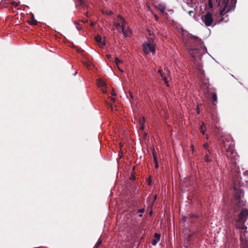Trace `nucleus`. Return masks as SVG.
Here are the masks:
<instances>
[{
  "mask_svg": "<svg viewBox=\"0 0 248 248\" xmlns=\"http://www.w3.org/2000/svg\"><path fill=\"white\" fill-rule=\"evenodd\" d=\"M75 24L76 25V28L78 30V31H80L82 29V27L80 25V24L79 23H78L77 21H75Z\"/></svg>",
  "mask_w": 248,
  "mask_h": 248,
  "instance_id": "5701e85b",
  "label": "nucleus"
},
{
  "mask_svg": "<svg viewBox=\"0 0 248 248\" xmlns=\"http://www.w3.org/2000/svg\"><path fill=\"white\" fill-rule=\"evenodd\" d=\"M236 1L237 0H231V1L229 3L228 9L227 10L228 11H232L234 10L235 7Z\"/></svg>",
  "mask_w": 248,
  "mask_h": 248,
  "instance_id": "9d476101",
  "label": "nucleus"
},
{
  "mask_svg": "<svg viewBox=\"0 0 248 248\" xmlns=\"http://www.w3.org/2000/svg\"><path fill=\"white\" fill-rule=\"evenodd\" d=\"M203 147L205 149H206L207 150V151H208V149H208V145L207 143H204L203 145Z\"/></svg>",
  "mask_w": 248,
  "mask_h": 248,
  "instance_id": "cd10ccee",
  "label": "nucleus"
},
{
  "mask_svg": "<svg viewBox=\"0 0 248 248\" xmlns=\"http://www.w3.org/2000/svg\"><path fill=\"white\" fill-rule=\"evenodd\" d=\"M147 133H144V135H143V137L144 139H146V136H147Z\"/></svg>",
  "mask_w": 248,
  "mask_h": 248,
  "instance_id": "a18cd8bd",
  "label": "nucleus"
},
{
  "mask_svg": "<svg viewBox=\"0 0 248 248\" xmlns=\"http://www.w3.org/2000/svg\"><path fill=\"white\" fill-rule=\"evenodd\" d=\"M11 4L15 7H17L19 5L18 3H16V2L13 1L11 2Z\"/></svg>",
  "mask_w": 248,
  "mask_h": 248,
  "instance_id": "2f4dec72",
  "label": "nucleus"
},
{
  "mask_svg": "<svg viewBox=\"0 0 248 248\" xmlns=\"http://www.w3.org/2000/svg\"><path fill=\"white\" fill-rule=\"evenodd\" d=\"M186 218H187V217H183V219H184V220L185 221H186Z\"/></svg>",
  "mask_w": 248,
  "mask_h": 248,
  "instance_id": "864d4df0",
  "label": "nucleus"
},
{
  "mask_svg": "<svg viewBox=\"0 0 248 248\" xmlns=\"http://www.w3.org/2000/svg\"><path fill=\"white\" fill-rule=\"evenodd\" d=\"M111 14H112V12H111V11H109V12H108V15H111Z\"/></svg>",
  "mask_w": 248,
  "mask_h": 248,
  "instance_id": "8fccbe9b",
  "label": "nucleus"
},
{
  "mask_svg": "<svg viewBox=\"0 0 248 248\" xmlns=\"http://www.w3.org/2000/svg\"><path fill=\"white\" fill-rule=\"evenodd\" d=\"M220 145L222 148L225 149V151L226 152V155L227 157L232 160V163L235 165L239 156L237 155V153L233 148L234 144L230 143L229 145H227L225 141V140L224 139H222L220 141Z\"/></svg>",
  "mask_w": 248,
  "mask_h": 248,
  "instance_id": "7ed1b4c3",
  "label": "nucleus"
},
{
  "mask_svg": "<svg viewBox=\"0 0 248 248\" xmlns=\"http://www.w3.org/2000/svg\"><path fill=\"white\" fill-rule=\"evenodd\" d=\"M193 233H185L184 234V238L185 240L187 242V243H189L192 240V237L193 236Z\"/></svg>",
  "mask_w": 248,
  "mask_h": 248,
  "instance_id": "ddd939ff",
  "label": "nucleus"
},
{
  "mask_svg": "<svg viewBox=\"0 0 248 248\" xmlns=\"http://www.w3.org/2000/svg\"><path fill=\"white\" fill-rule=\"evenodd\" d=\"M214 132L218 134H219V133H220L219 128H218L216 124H214Z\"/></svg>",
  "mask_w": 248,
  "mask_h": 248,
  "instance_id": "aec40b11",
  "label": "nucleus"
},
{
  "mask_svg": "<svg viewBox=\"0 0 248 248\" xmlns=\"http://www.w3.org/2000/svg\"><path fill=\"white\" fill-rule=\"evenodd\" d=\"M122 31L124 37H129L132 33L131 30L130 28H127L126 29H122Z\"/></svg>",
  "mask_w": 248,
  "mask_h": 248,
  "instance_id": "f8f14e48",
  "label": "nucleus"
},
{
  "mask_svg": "<svg viewBox=\"0 0 248 248\" xmlns=\"http://www.w3.org/2000/svg\"><path fill=\"white\" fill-rule=\"evenodd\" d=\"M144 211H145V208H142L138 210V212L140 213H143L144 212Z\"/></svg>",
  "mask_w": 248,
  "mask_h": 248,
  "instance_id": "c85d7f7f",
  "label": "nucleus"
},
{
  "mask_svg": "<svg viewBox=\"0 0 248 248\" xmlns=\"http://www.w3.org/2000/svg\"><path fill=\"white\" fill-rule=\"evenodd\" d=\"M117 17L120 18V23L121 24V26L122 27V29H125V24H126L125 20L120 15L118 16Z\"/></svg>",
  "mask_w": 248,
  "mask_h": 248,
  "instance_id": "4468645a",
  "label": "nucleus"
},
{
  "mask_svg": "<svg viewBox=\"0 0 248 248\" xmlns=\"http://www.w3.org/2000/svg\"><path fill=\"white\" fill-rule=\"evenodd\" d=\"M159 11L162 13V14H164V12H165V8L164 7H161L160 8H159Z\"/></svg>",
  "mask_w": 248,
  "mask_h": 248,
  "instance_id": "393cba45",
  "label": "nucleus"
},
{
  "mask_svg": "<svg viewBox=\"0 0 248 248\" xmlns=\"http://www.w3.org/2000/svg\"><path fill=\"white\" fill-rule=\"evenodd\" d=\"M233 189L234 193L233 199L232 202V204L233 206L236 205L238 207V210H239L242 206H244L245 204V202L241 199L243 197V193L236 186H234Z\"/></svg>",
  "mask_w": 248,
  "mask_h": 248,
  "instance_id": "20e7f679",
  "label": "nucleus"
},
{
  "mask_svg": "<svg viewBox=\"0 0 248 248\" xmlns=\"http://www.w3.org/2000/svg\"><path fill=\"white\" fill-rule=\"evenodd\" d=\"M102 240L101 239H99L95 245V248H97L102 244Z\"/></svg>",
  "mask_w": 248,
  "mask_h": 248,
  "instance_id": "412c9836",
  "label": "nucleus"
},
{
  "mask_svg": "<svg viewBox=\"0 0 248 248\" xmlns=\"http://www.w3.org/2000/svg\"><path fill=\"white\" fill-rule=\"evenodd\" d=\"M181 31L184 44L189 54L196 60V57L201 56V49L202 46V40L196 36H192L183 29H181Z\"/></svg>",
  "mask_w": 248,
  "mask_h": 248,
  "instance_id": "f257e3e1",
  "label": "nucleus"
},
{
  "mask_svg": "<svg viewBox=\"0 0 248 248\" xmlns=\"http://www.w3.org/2000/svg\"><path fill=\"white\" fill-rule=\"evenodd\" d=\"M144 123H145V120H144V118H143L142 120H140V125L144 124Z\"/></svg>",
  "mask_w": 248,
  "mask_h": 248,
  "instance_id": "c756f323",
  "label": "nucleus"
},
{
  "mask_svg": "<svg viewBox=\"0 0 248 248\" xmlns=\"http://www.w3.org/2000/svg\"><path fill=\"white\" fill-rule=\"evenodd\" d=\"M109 98H110V100L111 101H112L113 102H114L115 101L116 99L115 98L112 97H110Z\"/></svg>",
  "mask_w": 248,
  "mask_h": 248,
  "instance_id": "c9c22d12",
  "label": "nucleus"
},
{
  "mask_svg": "<svg viewBox=\"0 0 248 248\" xmlns=\"http://www.w3.org/2000/svg\"><path fill=\"white\" fill-rule=\"evenodd\" d=\"M148 32H149V34L150 36L152 35V32H151V31H149V30H148Z\"/></svg>",
  "mask_w": 248,
  "mask_h": 248,
  "instance_id": "49530a36",
  "label": "nucleus"
},
{
  "mask_svg": "<svg viewBox=\"0 0 248 248\" xmlns=\"http://www.w3.org/2000/svg\"><path fill=\"white\" fill-rule=\"evenodd\" d=\"M114 26L118 30H119V28L121 26L120 23H115Z\"/></svg>",
  "mask_w": 248,
  "mask_h": 248,
  "instance_id": "bb28decb",
  "label": "nucleus"
},
{
  "mask_svg": "<svg viewBox=\"0 0 248 248\" xmlns=\"http://www.w3.org/2000/svg\"><path fill=\"white\" fill-rule=\"evenodd\" d=\"M139 217H142V214H140V215H139Z\"/></svg>",
  "mask_w": 248,
  "mask_h": 248,
  "instance_id": "5fc2aeb1",
  "label": "nucleus"
},
{
  "mask_svg": "<svg viewBox=\"0 0 248 248\" xmlns=\"http://www.w3.org/2000/svg\"><path fill=\"white\" fill-rule=\"evenodd\" d=\"M97 85L99 87H104L106 86V83L102 79H98Z\"/></svg>",
  "mask_w": 248,
  "mask_h": 248,
  "instance_id": "dca6fc26",
  "label": "nucleus"
},
{
  "mask_svg": "<svg viewBox=\"0 0 248 248\" xmlns=\"http://www.w3.org/2000/svg\"><path fill=\"white\" fill-rule=\"evenodd\" d=\"M212 100L213 103L216 102L217 101V96L216 93H212Z\"/></svg>",
  "mask_w": 248,
  "mask_h": 248,
  "instance_id": "4be33fe9",
  "label": "nucleus"
},
{
  "mask_svg": "<svg viewBox=\"0 0 248 248\" xmlns=\"http://www.w3.org/2000/svg\"><path fill=\"white\" fill-rule=\"evenodd\" d=\"M95 41L98 43L99 46L101 48H103L104 46H105V42L104 40H102V37L100 35H97L95 37Z\"/></svg>",
  "mask_w": 248,
  "mask_h": 248,
  "instance_id": "1a4fd4ad",
  "label": "nucleus"
},
{
  "mask_svg": "<svg viewBox=\"0 0 248 248\" xmlns=\"http://www.w3.org/2000/svg\"><path fill=\"white\" fill-rule=\"evenodd\" d=\"M102 91L103 93H106L107 92V91L106 89H102Z\"/></svg>",
  "mask_w": 248,
  "mask_h": 248,
  "instance_id": "58836bf2",
  "label": "nucleus"
},
{
  "mask_svg": "<svg viewBox=\"0 0 248 248\" xmlns=\"http://www.w3.org/2000/svg\"><path fill=\"white\" fill-rule=\"evenodd\" d=\"M106 57L108 59V60L110 62H113V59H112V58L111 57V55H110V54H107L106 55Z\"/></svg>",
  "mask_w": 248,
  "mask_h": 248,
  "instance_id": "b1692460",
  "label": "nucleus"
},
{
  "mask_svg": "<svg viewBox=\"0 0 248 248\" xmlns=\"http://www.w3.org/2000/svg\"><path fill=\"white\" fill-rule=\"evenodd\" d=\"M109 106L110 108L111 111H113V108L112 105L111 104H109Z\"/></svg>",
  "mask_w": 248,
  "mask_h": 248,
  "instance_id": "ea45409f",
  "label": "nucleus"
},
{
  "mask_svg": "<svg viewBox=\"0 0 248 248\" xmlns=\"http://www.w3.org/2000/svg\"><path fill=\"white\" fill-rule=\"evenodd\" d=\"M200 131L203 135L205 134L206 131V126L205 124L203 122L202 123L200 126Z\"/></svg>",
  "mask_w": 248,
  "mask_h": 248,
  "instance_id": "2eb2a0df",
  "label": "nucleus"
},
{
  "mask_svg": "<svg viewBox=\"0 0 248 248\" xmlns=\"http://www.w3.org/2000/svg\"><path fill=\"white\" fill-rule=\"evenodd\" d=\"M161 77L162 78V79L165 81V83L167 84L168 81H167V78L166 77H164V76H163V77Z\"/></svg>",
  "mask_w": 248,
  "mask_h": 248,
  "instance_id": "473e14b6",
  "label": "nucleus"
},
{
  "mask_svg": "<svg viewBox=\"0 0 248 248\" xmlns=\"http://www.w3.org/2000/svg\"><path fill=\"white\" fill-rule=\"evenodd\" d=\"M76 3L78 6H84L85 5L84 0H77Z\"/></svg>",
  "mask_w": 248,
  "mask_h": 248,
  "instance_id": "6ab92c4d",
  "label": "nucleus"
},
{
  "mask_svg": "<svg viewBox=\"0 0 248 248\" xmlns=\"http://www.w3.org/2000/svg\"><path fill=\"white\" fill-rule=\"evenodd\" d=\"M152 212H151L150 213V215H151L152 214Z\"/></svg>",
  "mask_w": 248,
  "mask_h": 248,
  "instance_id": "6e6d98bb",
  "label": "nucleus"
},
{
  "mask_svg": "<svg viewBox=\"0 0 248 248\" xmlns=\"http://www.w3.org/2000/svg\"><path fill=\"white\" fill-rule=\"evenodd\" d=\"M212 150L208 149V151H207L205 154L204 157V160L206 162H211L212 161Z\"/></svg>",
  "mask_w": 248,
  "mask_h": 248,
  "instance_id": "6e6552de",
  "label": "nucleus"
},
{
  "mask_svg": "<svg viewBox=\"0 0 248 248\" xmlns=\"http://www.w3.org/2000/svg\"><path fill=\"white\" fill-rule=\"evenodd\" d=\"M154 16H155V20L156 21H158V19H159L158 16H156V15H155Z\"/></svg>",
  "mask_w": 248,
  "mask_h": 248,
  "instance_id": "a19ab883",
  "label": "nucleus"
},
{
  "mask_svg": "<svg viewBox=\"0 0 248 248\" xmlns=\"http://www.w3.org/2000/svg\"><path fill=\"white\" fill-rule=\"evenodd\" d=\"M158 73L160 74V75L161 77H163V74L162 73V70L161 69H159L158 70Z\"/></svg>",
  "mask_w": 248,
  "mask_h": 248,
  "instance_id": "e433bc0d",
  "label": "nucleus"
},
{
  "mask_svg": "<svg viewBox=\"0 0 248 248\" xmlns=\"http://www.w3.org/2000/svg\"><path fill=\"white\" fill-rule=\"evenodd\" d=\"M31 24L36 25L37 24V20L35 19L34 16L33 14H31V20L30 21Z\"/></svg>",
  "mask_w": 248,
  "mask_h": 248,
  "instance_id": "a211bd4d",
  "label": "nucleus"
},
{
  "mask_svg": "<svg viewBox=\"0 0 248 248\" xmlns=\"http://www.w3.org/2000/svg\"><path fill=\"white\" fill-rule=\"evenodd\" d=\"M111 94L113 95V96H115L116 95V94L113 92L112 91V93H111Z\"/></svg>",
  "mask_w": 248,
  "mask_h": 248,
  "instance_id": "de8ad7c7",
  "label": "nucleus"
},
{
  "mask_svg": "<svg viewBox=\"0 0 248 248\" xmlns=\"http://www.w3.org/2000/svg\"><path fill=\"white\" fill-rule=\"evenodd\" d=\"M140 129L141 130H143L144 128V124H141L140 125Z\"/></svg>",
  "mask_w": 248,
  "mask_h": 248,
  "instance_id": "37998d69",
  "label": "nucleus"
},
{
  "mask_svg": "<svg viewBox=\"0 0 248 248\" xmlns=\"http://www.w3.org/2000/svg\"><path fill=\"white\" fill-rule=\"evenodd\" d=\"M217 1L218 2V6L220 8H222V9L220 10V15L221 17L219 19V21L222 22L224 20V17L223 16L226 13L229 12L227 11L230 3L229 0H217Z\"/></svg>",
  "mask_w": 248,
  "mask_h": 248,
  "instance_id": "39448f33",
  "label": "nucleus"
},
{
  "mask_svg": "<svg viewBox=\"0 0 248 248\" xmlns=\"http://www.w3.org/2000/svg\"><path fill=\"white\" fill-rule=\"evenodd\" d=\"M201 68H202V65H201V64L200 63V64L198 65V68H197L198 69V70H201Z\"/></svg>",
  "mask_w": 248,
  "mask_h": 248,
  "instance_id": "79ce46f5",
  "label": "nucleus"
},
{
  "mask_svg": "<svg viewBox=\"0 0 248 248\" xmlns=\"http://www.w3.org/2000/svg\"><path fill=\"white\" fill-rule=\"evenodd\" d=\"M154 236L155 239L153 240L152 242V244L153 246H155L160 240V235L157 233H155Z\"/></svg>",
  "mask_w": 248,
  "mask_h": 248,
  "instance_id": "9b49d317",
  "label": "nucleus"
},
{
  "mask_svg": "<svg viewBox=\"0 0 248 248\" xmlns=\"http://www.w3.org/2000/svg\"><path fill=\"white\" fill-rule=\"evenodd\" d=\"M232 210L235 226L240 231V240L246 241V233L248 232V231L245 223L248 218V209L242 206L240 209L238 210V207L234 205L232 206Z\"/></svg>",
  "mask_w": 248,
  "mask_h": 248,
  "instance_id": "f03ea898",
  "label": "nucleus"
},
{
  "mask_svg": "<svg viewBox=\"0 0 248 248\" xmlns=\"http://www.w3.org/2000/svg\"><path fill=\"white\" fill-rule=\"evenodd\" d=\"M154 161L155 162V163L157 162V156H156V155H154Z\"/></svg>",
  "mask_w": 248,
  "mask_h": 248,
  "instance_id": "f704fd0d",
  "label": "nucleus"
},
{
  "mask_svg": "<svg viewBox=\"0 0 248 248\" xmlns=\"http://www.w3.org/2000/svg\"><path fill=\"white\" fill-rule=\"evenodd\" d=\"M191 217H194V218H196L197 217L196 216L193 215H191Z\"/></svg>",
  "mask_w": 248,
  "mask_h": 248,
  "instance_id": "603ef678",
  "label": "nucleus"
},
{
  "mask_svg": "<svg viewBox=\"0 0 248 248\" xmlns=\"http://www.w3.org/2000/svg\"><path fill=\"white\" fill-rule=\"evenodd\" d=\"M202 19L206 26H210L212 25L214 21L212 14L209 12H206L205 15L202 16Z\"/></svg>",
  "mask_w": 248,
  "mask_h": 248,
  "instance_id": "423d86ee",
  "label": "nucleus"
},
{
  "mask_svg": "<svg viewBox=\"0 0 248 248\" xmlns=\"http://www.w3.org/2000/svg\"><path fill=\"white\" fill-rule=\"evenodd\" d=\"M158 165L157 162H156V163H155V167L156 168H158Z\"/></svg>",
  "mask_w": 248,
  "mask_h": 248,
  "instance_id": "09e8293b",
  "label": "nucleus"
},
{
  "mask_svg": "<svg viewBox=\"0 0 248 248\" xmlns=\"http://www.w3.org/2000/svg\"><path fill=\"white\" fill-rule=\"evenodd\" d=\"M152 153H153V156H154V155H156L155 151L154 148L152 150Z\"/></svg>",
  "mask_w": 248,
  "mask_h": 248,
  "instance_id": "4c0bfd02",
  "label": "nucleus"
},
{
  "mask_svg": "<svg viewBox=\"0 0 248 248\" xmlns=\"http://www.w3.org/2000/svg\"><path fill=\"white\" fill-rule=\"evenodd\" d=\"M191 13H193V11H190L189 12V14L190 15H191Z\"/></svg>",
  "mask_w": 248,
  "mask_h": 248,
  "instance_id": "3c124183",
  "label": "nucleus"
},
{
  "mask_svg": "<svg viewBox=\"0 0 248 248\" xmlns=\"http://www.w3.org/2000/svg\"><path fill=\"white\" fill-rule=\"evenodd\" d=\"M208 6L210 8H212L213 7V3L212 0H208Z\"/></svg>",
  "mask_w": 248,
  "mask_h": 248,
  "instance_id": "a878e982",
  "label": "nucleus"
},
{
  "mask_svg": "<svg viewBox=\"0 0 248 248\" xmlns=\"http://www.w3.org/2000/svg\"><path fill=\"white\" fill-rule=\"evenodd\" d=\"M129 95H130V96L132 98H134V96L132 94V93H131V92L129 93Z\"/></svg>",
  "mask_w": 248,
  "mask_h": 248,
  "instance_id": "c03bdc74",
  "label": "nucleus"
},
{
  "mask_svg": "<svg viewBox=\"0 0 248 248\" xmlns=\"http://www.w3.org/2000/svg\"><path fill=\"white\" fill-rule=\"evenodd\" d=\"M130 180L134 181L136 179V177L133 174H132L130 177Z\"/></svg>",
  "mask_w": 248,
  "mask_h": 248,
  "instance_id": "7c9ffc66",
  "label": "nucleus"
},
{
  "mask_svg": "<svg viewBox=\"0 0 248 248\" xmlns=\"http://www.w3.org/2000/svg\"><path fill=\"white\" fill-rule=\"evenodd\" d=\"M154 39L153 37H151L149 40V43H153V44H154Z\"/></svg>",
  "mask_w": 248,
  "mask_h": 248,
  "instance_id": "72a5a7b5",
  "label": "nucleus"
},
{
  "mask_svg": "<svg viewBox=\"0 0 248 248\" xmlns=\"http://www.w3.org/2000/svg\"><path fill=\"white\" fill-rule=\"evenodd\" d=\"M114 62L117 65L118 69L121 71V72H123V71L120 69V68L119 67V65L120 63H121L122 62V61L119 59L117 57H116L115 58V60H114Z\"/></svg>",
  "mask_w": 248,
  "mask_h": 248,
  "instance_id": "f3484780",
  "label": "nucleus"
},
{
  "mask_svg": "<svg viewBox=\"0 0 248 248\" xmlns=\"http://www.w3.org/2000/svg\"><path fill=\"white\" fill-rule=\"evenodd\" d=\"M155 44L151 43H145L143 44V50L146 54H149L150 52L154 53L155 52Z\"/></svg>",
  "mask_w": 248,
  "mask_h": 248,
  "instance_id": "0eeeda50",
  "label": "nucleus"
}]
</instances>
